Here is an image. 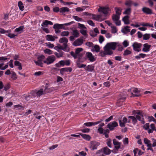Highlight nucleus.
Wrapping results in <instances>:
<instances>
[{
	"label": "nucleus",
	"instance_id": "5701e85b",
	"mask_svg": "<svg viewBox=\"0 0 156 156\" xmlns=\"http://www.w3.org/2000/svg\"><path fill=\"white\" fill-rule=\"evenodd\" d=\"M46 39L47 40L49 41H54L55 39L57 38V37L52 36L50 35H48L46 37Z\"/></svg>",
	"mask_w": 156,
	"mask_h": 156
},
{
	"label": "nucleus",
	"instance_id": "79ce46f5",
	"mask_svg": "<svg viewBox=\"0 0 156 156\" xmlns=\"http://www.w3.org/2000/svg\"><path fill=\"white\" fill-rule=\"evenodd\" d=\"M59 52V53L55 52L54 53V54L58 58L62 57L63 56V52L62 51H60Z\"/></svg>",
	"mask_w": 156,
	"mask_h": 156
},
{
	"label": "nucleus",
	"instance_id": "423d86ee",
	"mask_svg": "<svg viewBox=\"0 0 156 156\" xmlns=\"http://www.w3.org/2000/svg\"><path fill=\"white\" fill-rule=\"evenodd\" d=\"M45 56L43 55H41L37 58V61H34V62L36 65L40 66L41 67L43 66V60L44 59Z\"/></svg>",
	"mask_w": 156,
	"mask_h": 156
},
{
	"label": "nucleus",
	"instance_id": "c03bdc74",
	"mask_svg": "<svg viewBox=\"0 0 156 156\" xmlns=\"http://www.w3.org/2000/svg\"><path fill=\"white\" fill-rule=\"evenodd\" d=\"M78 27L80 29V30L87 29L86 27L83 24H81L79 23L78 24Z\"/></svg>",
	"mask_w": 156,
	"mask_h": 156
},
{
	"label": "nucleus",
	"instance_id": "13d9d810",
	"mask_svg": "<svg viewBox=\"0 0 156 156\" xmlns=\"http://www.w3.org/2000/svg\"><path fill=\"white\" fill-rule=\"evenodd\" d=\"M44 52L45 53L48 54L49 55H50L52 54V51L48 49H46L45 50H44Z\"/></svg>",
	"mask_w": 156,
	"mask_h": 156
},
{
	"label": "nucleus",
	"instance_id": "2f4dec72",
	"mask_svg": "<svg viewBox=\"0 0 156 156\" xmlns=\"http://www.w3.org/2000/svg\"><path fill=\"white\" fill-rule=\"evenodd\" d=\"M150 127L151 129H149L148 130V132L149 133H152L153 131L155 129V125L154 124H151L150 125Z\"/></svg>",
	"mask_w": 156,
	"mask_h": 156
},
{
	"label": "nucleus",
	"instance_id": "72a5a7b5",
	"mask_svg": "<svg viewBox=\"0 0 156 156\" xmlns=\"http://www.w3.org/2000/svg\"><path fill=\"white\" fill-rule=\"evenodd\" d=\"M53 24V23L47 20H45L42 24L41 26L43 27L44 25L47 26L48 25H52Z\"/></svg>",
	"mask_w": 156,
	"mask_h": 156
},
{
	"label": "nucleus",
	"instance_id": "bf43d9fd",
	"mask_svg": "<svg viewBox=\"0 0 156 156\" xmlns=\"http://www.w3.org/2000/svg\"><path fill=\"white\" fill-rule=\"evenodd\" d=\"M109 133V130L108 129H107L105 130L104 134L105 135L106 138H108V134Z\"/></svg>",
	"mask_w": 156,
	"mask_h": 156
},
{
	"label": "nucleus",
	"instance_id": "603ef678",
	"mask_svg": "<svg viewBox=\"0 0 156 156\" xmlns=\"http://www.w3.org/2000/svg\"><path fill=\"white\" fill-rule=\"evenodd\" d=\"M111 27L112 28L111 32L112 33L115 34L117 32V30L116 27L114 26H111Z\"/></svg>",
	"mask_w": 156,
	"mask_h": 156
},
{
	"label": "nucleus",
	"instance_id": "de8ad7c7",
	"mask_svg": "<svg viewBox=\"0 0 156 156\" xmlns=\"http://www.w3.org/2000/svg\"><path fill=\"white\" fill-rule=\"evenodd\" d=\"M23 108V107L20 105H16L14 106V109H16V110L22 109Z\"/></svg>",
	"mask_w": 156,
	"mask_h": 156
},
{
	"label": "nucleus",
	"instance_id": "a19ab883",
	"mask_svg": "<svg viewBox=\"0 0 156 156\" xmlns=\"http://www.w3.org/2000/svg\"><path fill=\"white\" fill-rule=\"evenodd\" d=\"M128 118V119H132V122L134 124H135L137 122V120L136 117L133 116H129Z\"/></svg>",
	"mask_w": 156,
	"mask_h": 156
},
{
	"label": "nucleus",
	"instance_id": "3c124183",
	"mask_svg": "<svg viewBox=\"0 0 156 156\" xmlns=\"http://www.w3.org/2000/svg\"><path fill=\"white\" fill-rule=\"evenodd\" d=\"M95 51L96 52H98L100 51L99 46L98 45H95L94 46V48L92 49V51Z\"/></svg>",
	"mask_w": 156,
	"mask_h": 156
},
{
	"label": "nucleus",
	"instance_id": "9b49d317",
	"mask_svg": "<svg viewBox=\"0 0 156 156\" xmlns=\"http://www.w3.org/2000/svg\"><path fill=\"white\" fill-rule=\"evenodd\" d=\"M59 41L60 43H63V46L66 48H68L67 44V43L68 42V40L67 38L66 37L61 38L59 39Z\"/></svg>",
	"mask_w": 156,
	"mask_h": 156
},
{
	"label": "nucleus",
	"instance_id": "ddd939ff",
	"mask_svg": "<svg viewBox=\"0 0 156 156\" xmlns=\"http://www.w3.org/2000/svg\"><path fill=\"white\" fill-rule=\"evenodd\" d=\"M119 125L121 127L125 126V123L128 122V119L125 117H124L122 120L121 119H119Z\"/></svg>",
	"mask_w": 156,
	"mask_h": 156
},
{
	"label": "nucleus",
	"instance_id": "b1692460",
	"mask_svg": "<svg viewBox=\"0 0 156 156\" xmlns=\"http://www.w3.org/2000/svg\"><path fill=\"white\" fill-rule=\"evenodd\" d=\"M60 64L62 66L65 65L67 66H69L70 64V61L69 60H61L60 61Z\"/></svg>",
	"mask_w": 156,
	"mask_h": 156
},
{
	"label": "nucleus",
	"instance_id": "39448f33",
	"mask_svg": "<svg viewBox=\"0 0 156 156\" xmlns=\"http://www.w3.org/2000/svg\"><path fill=\"white\" fill-rule=\"evenodd\" d=\"M111 10L107 6H99V7L98 9V12H102L105 15L107 14Z\"/></svg>",
	"mask_w": 156,
	"mask_h": 156
},
{
	"label": "nucleus",
	"instance_id": "c85d7f7f",
	"mask_svg": "<svg viewBox=\"0 0 156 156\" xmlns=\"http://www.w3.org/2000/svg\"><path fill=\"white\" fill-rule=\"evenodd\" d=\"M92 19L97 21H99L101 17V15H95L92 14H91Z\"/></svg>",
	"mask_w": 156,
	"mask_h": 156
},
{
	"label": "nucleus",
	"instance_id": "7ed1b4c3",
	"mask_svg": "<svg viewBox=\"0 0 156 156\" xmlns=\"http://www.w3.org/2000/svg\"><path fill=\"white\" fill-rule=\"evenodd\" d=\"M11 30H6L4 29L0 28V33L2 34H5L7 35L10 38H13L15 37V36H16L14 34H11Z\"/></svg>",
	"mask_w": 156,
	"mask_h": 156
},
{
	"label": "nucleus",
	"instance_id": "58836bf2",
	"mask_svg": "<svg viewBox=\"0 0 156 156\" xmlns=\"http://www.w3.org/2000/svg\"><path fill=\"white\" fill-rule=\"evenodd\" d=\"M103 152L105 154H109L111 153V151L107 147H105L103 148Z\"/></svg>",
	"mask_w": 156,
	"mask_h": 156
},
{
	"label": "nucleus",
	"instance_id": "6e6d98bb",
	"mask_svg": "<svg viewBox=\"0 0 156 156\" xmlns=\"http://www.w3.org/2000/svg\"><path fill=\"white\" fill-rule=\"evenodd\" d=\"M23 28L24 27L23 26H20L19 27L15 29V31L16 32H20V31H22Z\"/></svg>",
	"mask_w": 156,
	"mask_h": 156
},
{
	"label": "nucleus",
	"instance_id": "f8f14e48",
	"mask_svg": "<svg viewBox=\"0 0 156 156\" xmlns=\"http://www.w3.org/2000/svg\"><path fill=\"white\" fill-rule=\"evenodd\" d=\"M83 43V40L81 38H78L75 40L73 43V45L74 46L81 45Z\"/></svg>",
	"mask_w": 156,
	"mask_h": 156
},
{
	"label": "nucleus",
	"instance_id": "a878e982",
	"mask_svg": "<svg viewBox=\"0 0 156 156\" xmlns=\"http://www.w3.org/2000/svg\"><path fill=\"white\" fill-rule=\"evenodd\" d=\"M136 119L140 121L141 122L142 124H144L145 123V122L144 120L143 116L142 115H136Z\"/></svg>",
	"mask_w": 156,
	"mask_h": 156
},
{
	"label": "nucleus",
	"instance_id": "4be33fe9",
	"mask_svg": "<svg viewBox=\"0 0 156 156\" xmlns=\"http://www.w3.org/2000/svg\"><path fill=\"white\" fill-rule=\"evenodd\" d=\"M86 55L90 62H93L95 60V58H94V56L91 53L87 52L86 53Z\"/></svg>",
	"mask_w": 156,
	"mask_h": 156
},
{
	"label": "nucleus",
	"instance_id": "f257e3e1",
	"mask_svg": "<svg viewBox=\"0 0 156 156\" xmlns=\"http://www.w3.org/2000/svg\"><path fill=\"white\" fill-rule=\"evenodd\" d=\"M52 90L51 88H49L46 87L44 89L41 88L39 90H33L31 92V94L34 97L36 96L40 97L43 94L51 92Z\"/></svg>",
	"mask_w": 156,
	"mask_h": 156
},
{
	"label": "nucleus",
	"instance_id": "473e14b6",
	"mask_svg": "<svg viewBox=\"0 0 156 156\" xmlns=\"http://www.w3.org/2000/svg\"><path fill=\"white\" fill-rule=\"evenodd\" d=\"M115 11L116 14L120 16L121 14V12L122 10V9L121 8H119L118 7H115Z\"/></svg>",
	"mask_w": 156,
	"mask_h": 156
},
{
	"label": "nucleus",
	"instance_id": "412c9836",
	"mask_svg": "<svg viewBox=\"0 0 156 156\" xmlns=\"http://www.w3.org/2000/svg\"><path fill=\"white\" fill-rule=\"evenodd\" d=\"M151 46L150 45L148 44L147 43L144 44L143 45V48L142 49V51L144 52H148L149 51Z\"/></svg>",
	"mask_w": 156,
	"mask_h": 156
},
{
	"label": "nucleus",
	"instance_id": "0e129e2a",
	"mask_svg": "<svg viewBox=\"0 0 156 156\" xmlns=\"http://www.w3.org/2000/svg\"><path fill=\"white\" fill-rule=\"evenodd\" d=\"M104 41V38L102 35H100L99 37V41L100 43L101 44Z\"/></svg>",
	"mask_w": 156,
	"mask_h": 156
},
{
	"label": "nucleus",
	"instance_id": "774afa93",
	"mask_svg": "<svg viewBox=\"0 0 156 156\" xmlns=\"http://www.w3.org/2000/svg\"><path fill=\"white\" fill-rule=\"evenodd\" d=\"M85 44L89 47H93L94 45L93 43L90 42H86Z\"/></svg>",
	"mask_w": 156,
	"mask_h": 156
},
{
	"label": "nucleus",
	"instance_id": "e433bc0d",
	"mask_svg": "<svg viewBox=\"0 0 156 156\" xmlns=\"http://www.w3.org/2000/svg\"><path fill=\"white\" fill-rule=\"evenodd\" d=\"M80 135L82 136V137L83 138L87 140H89L91 138L90 136L88 135L83 134L81 133H80Z\"/></svg>",
	"mask_w": 156,
	"mask_h": 156
},
{
	"label": "nucleus",
	"instance_id": "864d4df0",
	"mask_svg": "<svg viewBox=\"0 0 156 156\" xmlns=\"http://www.w3.org/2000/svg\"><path fill=\"white\" fill-rule=\"evenodd\" d=\"M142 26H145V27H147V26H149L151 27H154L153 25V24H150L148 23H143L142 25Z\"/></svg>",
	"mask_w": 156,
	"mask_h": 156
},
{
	"label": "nucleus",
	"instance_id": "f3484780",
	"mask_svg": "<svg viewBox=\"0 0 156 156\" xmlns=\"http://www.w3.org/2000/svg\"><path fill=\"white\" fill-rule=\"evenodd\" d=\"M104 50L105 52L106 53L107 55H111L113 54V51L112 49L106 45L104 47Z\"/></svg>",
	"mask_w": 156,
	"mask_h": 156
},
{
	"label": "nucleus",
	"instance_id": "2eb2a0df",
	"mask_svg": "<svg viewBox=\"0 0 156 156\" xmlns=\"http://www.w3.org/2000/svg\"><path fill=\"white\" fill-rule=\"evenodd\" d=\"M117 43L116 42H112L108 43L106 45L109 47L112 50H115Z\"/></svg>",
	"mask_w": 156,
	"mask_h": 156
},
{
	"label": "nucleus",
	"instance_id": "6e6552de",
	"mask_svg": "<svg viewBox=\"0 0 156 156\" xmlns=\"http://www.w3.org/2000/svg\"><path fill=\"white\" fill-rule=\"evenodd\" d=\"M119 18L120 16L117 14H114L112 16V20L117 26H119L121 25V22L119 20Z\"/></svg>",
	"mask_w": 156,
	"mask_h": 156
},
{
	"label": "nucleus",
	"instance_id": "f03ea898",
	"mask_svg": "<svg viewBox=\"0 0 156 156\" xmlns=\"http://www.w3.org/2000/svg\"><path fill=\"white\" fill-rule=\"evenodd\" d=\"M83 49L82 48H78L76 49L75 53L72 51L71 52V55L74 58H78L80 59L82 56V54L80 52L83 51Z\"/></svg>",
	"mask_w": 156,
	"mask_h": 156
},
{
	"label": "nucleus",
	"instance_id": "aec40b11",
	"mask_svg": "<svg viewBox=\"0 0 156 156\" xmlns=\"http://www.w3.org/2000/svg\"><path fill=\"white\" fill-rule=\"evenodd\" d=\"M142 10L144 13L147 14H151L152 13V10L147 7H143L142 9Z\"/></svg>",
	"mask_w": 156,
	"mask_h": 156
},
{
	"label": "nucleus",
	"instance_id": "4c0bfd02",
	"mask_svg": "<svg viewBox=\"0 0 156 156\" xmlns=\"http://www.w3.org/2000/svg\"><path fill=\"white\" fill-rule=\"evenodd\" d=\"M76 63L77 66L79 68H85L86 67L85 65L80 63L79 59L77 61Z\"/></svg>",
	"mask_w": 156,
	"mask_h": 156
},
{
	"label": "nucleus",
	"instance_id": "ea45409f",
	"mask_svg": "<svg viewBox=\"0 0 156 156\" xmlns=\"http://www.w3.org/2000/svg\"><path fill=\"white\" fill-rule=\"evenodd\" d=\"M129 27H129L126 26L122 30V32L125 34H126L127 33L129 32L130 31Z\"/></svg>",
	"mask_w": 156,
	"mask_h": 156
},
{
	"label": "nucleus",
	"instance_id": "0eeeda50",
	"mask_svg": "<svg viewBox=\"0 0 156 156\" xmlns=\"http://www.w3.org/2000/svg\"><path fill=\"white\" fill-rule=\"evenodd\" d=\"M132 46L134 51L139 52L141 51L140 48L142 46L141 44L135 42L133 43Z\"/></svg>",
	"mask_w": 156,
	"mask_h": 156
},
{
	"label": "nucleus",
	"instance_id": "dca6fc26",
	"mask_svg": "<svg viewBox=\"0 0 156 156\" xmlns=\"http://www.w3.org/2000/svg\"><path fill=\"white\" fill-rule=\"evenodd\" d=\"M132 89H133V91L135 93V94H133V92L131 93L133 97H138L140 96V94H139L140 91L138 90L137 88H132L130 89V90Z\"/></svg>",
	"mask_w": 156,
	"mask_h": 156
},
{
	"label": "nucleus",
	"instance_id": "f704fd0d",
	"mask_svg": "<svg viewBox=\"0 0 156 156\" xmlns=\"http://www.w3.org/2000/svg\"><path fill=\"white\" fill-rule=\"evenodd\" d=\"M72 34L75 37H79L80 33L77 30H73Z\"/></svg>",
	"mask_w": 156,
	"mask_h": 156
},
{
	"label": "nucleus",
	"instance_id": "9d476101",
	"mask_svg": "<svg viewBox=\"0 0 156 156\" xmlns=\"http://www.w3.org/2000/svg\"><path fill=\"white\" fill-rule=\"evenodd\" d=\"M118 124L117 122L114 121L112 122H110L107 125V127L109 128L111 130H112L114 129V128L118 126Z\"/></svg>",
	"mask_w": 156,
	"mask_h": 156
},
{
	"label": "nucleus",
	"instance_id": "69168bd1",
	"mask_svg": "<svg viewBox=\"0 0 156 156\" xmlns=\"http://www.w3.org/2000/svg\"><path fill=\"white\" fill-rule=\"evenodd\" d=\"M111 139H108L107 142V144L108 146L110 148L112 147V146H111Z\"/></svg>",
	"mask_w": 156,
	"mask_h": 156
},
{
	"label": "nucleus",
	"instance_id": "c9c22d12",
	"mask_svg": "<svg viewBox=\"0 0 156 156\" xmlns=\"http://www.w3.org/2000/svg\"><path fill=\"white\" fill-rule=\"evenodd\" d=\"M18 5L21 11H23L24 9V6L23 4L21 1H19L18 2Z\"/></svg>",
	"mask_w": 156,
	"mask_h": 156
},
{
	"label": "nucleus",
	"instance_id": "1a4fd4ad",
	"mask_svg": "<svg viewBox=\"0 0 156 156\" xmlns=\"http://www.w3.org/2000/svg\"><path fill=\"white\" fill-rule=\"evenodd\" d=\"M100 145V143L95 141L90 142L89 145L90 148L91 149L94 150L97 149L98 146Z\"/></svg>",
	"mask_w": 156,
	"mask_h": 156
},
{
	"label": "nucleus",
	"instance_id": "6ab92c4d",
	"mask_svg": "<svg viewBox=\"0 0 156 156\" xmlns=\"http://www.w3.org/2000/svg\"><path fill=\"white\" fill-rule=\"evenodd\" d=\"M54 49L58 51H59L60 49L62 50L65 51H67L68 50V48H66L63 46H61L60 44L54 48Z\"/></svg>",
	"mask_w": 156,
	"mask_h": 156
},
{
	"label": "nucleus",
	"instance_id": "5fc2aeb1",
	"mask_svg": "<svg viewBox=\"0 0 156 156\" xmlns=\"http://www.w3.org/2000/svg\"><path fill=\"white\" fill-rule=\"evenodd\" d=\"M73 17L75 20L79 22L82 21V19L77 16H73Z\"/></svg>",
	"mask_w": 156,
	"mask_h": 156
},
{
	"label": "nucleus",
	"instance_id": "c756f323",
	"mask_svg": "<svg viewBox=\"0 0 156 156\" xmlns=\"http://www.w3.org/2000/svg\"><path fill=\"white\" fill-rule=\"evenodd\" d=\"M129 16H126L122 18V20L124 22L125 24H128L129 23Z\"/></svg>",
	"mask_w": 156,
	"mask_h": 156
},
{
	"label": "nucleus",
	"instance_id": "8fccbe9b",
	"mask_svg": "<svg viewBox=\"0 0 156 156\" xmlns=\"http://www.w3.org/2000/svg\"><path fill=\"white\" fill-rule=\"evenodd\" d=\"M144 143L147 145V147L151 144L150 141L146 138L144 139Z\"/></svg>",
	"mask_w": 156,
	"mask_h": 156
},
{
	"label": "nucleus",
	"instance_id": "bb28decb",
	"mask_svg": "<svg viewBox=\"0 0 156 156\" xmlns=\"http://www.w3.org/2000/svg\"><path fill=\"white\" fill-rule=\"evenodd\" d=\"M53 28H57L58 29H65V27L64 26V24H59L56 23L54 25L53 27Z\"/></svg>",
	"mask_w": 156,
	"mask_h": 156
},
{
	"label": "nucleus",
	"instance_id": "cd10ccee",
	"mask_svg": "<svg viewBox=\"0 0 156 156\" xmlns=\"http://www.w3.org/2000/svg\"><path fill=\"white\" fill-rule=\"evenodd\" d=\"M94 67L92 65H88L85 68V70L89 72H92L94 70Z\"/></svg>",
	"mask_w": 156,
	"mask_h": 156
},
{
	"label": "nucleus",
	"instance_id": "a211bd4d",
	"mask_svg": "<svg viewBox=\"0 0 156 156\" xmlns=\"http://www.w3.org/2000/svg\"><path fill=\"white\" fill-rule=\"evenodd\" d=\"M113 144L115 146V148L118 150L120 148L121 143L119 142L115 139H113Z\"/></svg>",
	"mask_w": 156,
	"mask_h": 156
},
{
	"label": "nucleus",
	"instance_id": "37998d69",
	"mask_svg": "<svg viewBox=\"0 0 156 156\" xmlns=\"http://www.w3.org/2000/svg\"><path fill=\"white\" fill-rule=\"evenodd\" d=\"M80 33L86 37H87V34L86 29L80 30Z\"/></svg>",
	"mask_w": 156,
	"mask_h": 156
},
{
	"label": "nucleus",
	"instance_id": "680f3d73",
	"mask_svg": "<svg viewBox=\"0 0 156 156\" xmlns=\"http://www.w3.org/2000/svg\"><path fill=\"white\" fill-rule=\"evenodd\" d=\"M43 74V72L41 71H38L36 72L34 75L36 76H39Z\"/></svg>",
	"mask_w": 156,
	"mask_h": 156
},
{
	"label": "nucleus",
	"instance_id": "a18cd8bd",
	"mask_svg": "<svg viewBox=\"0 0 156 156\" xmlns=\"http://www.w3.org/2000/svg\"><path fill=\"white\" fill-rule=\"evenodd\" d=\"M131 12V9L130 8H128L126 9L125 11L123 12L125 14L129 15Z\"/></svg>",
	"mask_w": 156,
	"mask_h": 156
},
{
	"label": "nucleus",
	"instance_id": "09e8293b",
	"mask_svg": "<svg viewBox=\"0 0 156 156\" xmlns=\"http://www.w3.org/2000/svg\"><path fill=\"white\" fill-rule=\"evenodd\" d=\"M143 39L144 40H147L149 39L150 37V34H146L143 36Z\"/></svg>",
	"mask_w": 156,
	"mask_h": 156
},
{
	"label": "nucleus",
	"instance_id": "393cba45",
	"mask_svg": "<svg viewBox=\"0 0 156 156\" xmlns=\"http://www.w3.org/2000/svg\"><path fill=\"white\" fill-rule=\"evenodd\" d=\"M88 6H83L81 7H78L76 9V11L77 12H82L86 9L89 7Z\"/></svg>",
	"mask_w": 156,
	"mask_h": 156
},
{
	"label": "nucleus",
	"instance_id": "7c9ffc66",
	"mask_svg": "<svg viewBox=\"0 0 156 156\" xmlns=\"http://www.w3.org/2000/svg\"><path fill=\"white\" fill-rule=\"evenodd\" d=\"M69 11V8L66 7H62L60 9L59 12L60 13H64Z\"/></svg>",
	"mask_w": 156,
	"mask_h": 156
},
{
	"label": "nucleus",
	"instance_id": "20e7f679",
	"mask_svg": "<svg viewBox=\"0 0 156 156\" xmlns=\"http://www.w3.org/2000/svg\"><path fill=\"white\" fill-rule=\"evenodd\" d=\"M55 60V56L53 55H52L48 56L46 59L43 61V62L47 65H49L52 63Z\"/></svg>",
	"mask_w": 156,
	"mask_h": 156
},
{
	"label": "nucleus",
	"instance_id": "e2e57ef3",
	"mask_svg": "<svg viewBox=\"0 0 156 156\" xmlns=\"http://www.w3.org/2000/svg\"><path fill=\"white\" fill-rule=\"evenodd\" d=\"M90 34L92 37H96L97 35V34L95 33L93 30L90 31Z\"/></svg>",
	"mask_w": 156,
	"mask_h": 156
},
{
	"label": "nucleus",
	"instance_id": "4d7b16f0",
	"mask_svg": "<svg viewBox=\"0 0 156 156\" xmlns=\"http://www.w3.org/2000/svg\"><path fill=\"white\" fill-rule=\"evenodd\" d=\"M122 45L125 48L126 47L129 45V43L127 40H125L123 42Z\"/></svg>",
	"mask_w": 156,
	"mask_h": 156
},
{
	"label": "nucleus",
	"instance_id": "338daca9",
	"mask_svg": "<svg viewBox=\"0 0 156 156\" xmlns=\"http://www.w3.org/2000/svg\"><path fill=\"white\" fill-rule=\"evenodd\" d=\"M45 44L47 46L50 48H52L54 47V45L50 42L46 43Z\"/></svg>",
	"mask_w": 156,
	"mask_h": 156
},
{
	"label": "nucleus",
	"instance_id": "052dcab7",
	"mask_svg": "<svg viewBox=\"0 0 156 156\" xmlns=\"http://www.w3.org/2000/svg\"><path fill=\"white\" fill-rule=\"evenodd\" d=\"M131 53V52L130 51L126 49L124 51L123 53V55H127L129 54H130Z\"/></svg>",
	"mask_w": 156,
	"mask_h": 156
},
{
	"label": "nucleus",
	"instance_id": "49530a36",
	"mask_svg": "<svg viewBox=\"0 0 156 156\" xmlns=\"http://www.w3.org/2000/svg\"><path fill=\"white\" fill-rule=\"evenodd\" d=\"M69 34V32L66 31H63L61 33V36L64 37V36H68Z\"/></svg>",
	"mask_w": 156,
	"mask_h": 156
},
{
	"label": "nucleus",
	"instance_id": "4468645a",
	"mask_svg": "<svg viewBox=\"0 0 156 156\" xmlns=\"http://www.w3.org/2000/svg\"><path fill=\"white\" fill-rule=\"evenodd\" d=\"M60 72L61 74L63 75L65 72H71L72 71V69L70 67L64 68L59 69Z\"/></svg>",
	"mask_w": 156,
	"mask_h": 156
}]
</instances>
